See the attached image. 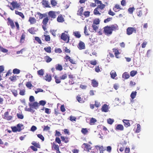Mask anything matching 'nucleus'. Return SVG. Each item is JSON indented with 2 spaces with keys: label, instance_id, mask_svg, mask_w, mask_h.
Returning a JSON list of instances; mask_svg holds the SVG:
<instances>
[{
  "label": "nucleus",
  "instance_id": "obj_42",
  "mask_svg": "<svg viewBox=\"0 0 153 153\" xmlns=\"http://www.w3.org/2000/svg\"><path fill=\"white\" fill-rule=\"evenodd\" d=\"M137 92L136 91H132L131 93V98L132 99H133L134 98L137 94Z\"/></svg>",
  "mask_w": 153,
  "mask_h": 153
},
{
  "label": "nucleus",
  "instance_id": "obj_25",
  "mask_svg": "<svg viewBox=\"0 0 153 153\" xmlns=\"http://www.w3.org/2000/svg\"><path fill=\"white\" fill-rule=\"evenodd\" d=\"M83 7H81L77 11V15L81 16H82L83 15Z\"/></svg>",
  "mask_w": 153,
  "mask_h": 153
},
{
  "label": "nucleus",
  "instance_id": "obj_50",
  "mask_svg": "<svg viewBox=\"0 0 153 153\" xmlns=\"http://www.w3.org/2000/svg\"><path fill=\"white\" fill-rule=\"evenodd\" d=\"M137 71H132L130 73V75L131 76H134L137 73Z\"/></svg>",
  "mask_w": 153,
  "mask_h": 153
},
{
  "label": "nucleus",
  "instance_id": "obj_46",
  "mask_svg": "<svg viewBox=\"0 0 153 153\" xmlns=\"http://www.w3.org/2000/svg\"><path fill=\"white\" fill-rule=\"evenodd\" d=\"M51 4L53 7H55L57 4V3L55 0H51Z\"/></svg>",
  "mask_w": 153,
  "mask_h": 153
},
{
  "label": "nucleus",
  "instance_id": "obj_44",
  "mask_svg": "<svg viewBox=\"0 0 153 153\" xmlns=\"http://www.w3.org/2000/svg\"><path fill=\"white\" fill-rule=\"evenodd\" d=\"M23 126V125H22V124H19V123L17 125L16 127H17V128H18L17 129L18 130V131L20 132L22 130V129L21 128V127H22Z\"/></svg>",
  "mask_w": 153,
  "mask_h": 153
},
{
  "label": "nucleus",
  "instance_id": "obj_27",
  "mask_svg": "<svg viewBox=\"0 0 153 153\" xmlns=\"http://www.w3.org/2000/svg\"><path fill=\"white\" fill-rule=\"evenodd\" d=\"M81 132L84 135H85L88 134V131L87 128H82L81 129Z\"/></svg>",
  "mask_w": 153,
  "mask_h": 153
},
{
  "label": "nucleus",
  "instance_id": "obj_45",
  "mask_svg": "<svg viewBox=\"0 0 153 153\" xmlns=\"http://www.w3.org/2000/svg\"><path fill=\"white\" fill-rule=\"evenodd\" d=\"M76 99L77 101L80 103H82L83 101L82 100V99L80 97V95H78L76 97Z\"/></svg>",
  "mask_w": 153,
  "mask_h": 153
},
{
  "label": "nucleus",
  "instance_id": "obj_36",
  "mask_svg": "<svg viewBox=\"0 0 153 153\" xmlns=\"http://www.w3.org/2000/svg\"><path fill=\"white\" fill-rule=\"evenodd\" d=\"M49 20V19L48 18V17H47L46 18H44L42 22V23L43 24V25H46L48 22Z\"/></svg>",
  "mask_w": 153,
  "mask_h": 153
},
{
  "label": "nucleus",
  "instance_id": "obj_60",
  "mask_svg": "<svg viewBox=\"0 0 153 153\" xmlns=\"http://www.w3.org/2000/svg\"><path fill=\"white\" fill-rule=\"evenodd\" d=\"M46 102L45 101L42 100L40 101L39 103V105H41L42 106H44L46 104Z\"/></svg>",
  "mask_w": 153,
  "mask_h": 153
},
{
  "label": "nucleus",
  "instance_id": "obj_59",
  "mask_svg": "<svg viewBox=\"0 0 153 153\" xmlns=\"http://www.w3.org/2000/svg\"><path fill=\"white\" fill-rule=\"evenodd\" d=\"M55 52L56 53H61L62 52V51L60 48H55Z\"/></svg>",
  "mask_w": 153,
  "mask_h": 153
},
{
  "label": "nucleus",
  "instance_id": "obj_30",
  "mask_svg": "<svg viewBox=\"0 0 153 153\" xmlns=\"http://www.w3.org/2000/svg\"><path fill=\"white\" fill-rule=\"evenodd\" d=\"M130 77L129 74L127 72L124 73L122 75V77L125 79H128Z\"/></svg>",
  "mask_w": 153,
  "mask_h": 153
},
{
  "label": "nucleus",
  "instance_id": "obj_9",
  "mask_svg": "<svg viewBox=\"0 0 153 153\" xmlns=\"http://www.w3.org/2000/svg\"><path fill=\"white\" fill-rule=\"evenodd\" d=\"M112 50L113 52L114 53L115 57L117 58H119L120 57V53L118 50L117 48H114L112 49Z\"/></svg>",
  "mask_w": 153,
  "mask_h": 153
},
{
  "label": "nucleus",
  "instance_id": "obj_14",
  "mask_svg": "<svg viewBox=\"0 0 153 153\" xmlns=\"http://www.w3.org/2000/svg\"><path fill=\"white\" fill-rule=\"evenodd\" d=\"M36 19L34 17H30L29 18L28 22L30 23V25H33L36 22Z\"/></svg>",
  "mask_w": 153,
  "mask_h": 153
},
{
  "label": "nucleus",
  "instance_id": "obj_37",
  "mask_svg": "<svg viewBox=\"0 0 153 153\" xmlns=\"http://www.w3.org/2000/svg\"><path fill=\"white\" fill-rule=\"evenodd\" d=\"M56 69L57 70H59V71H62V67L61 65H60L59 64H58L56 65Z\"/></svg>",
  "mask_w": 153,
  "mask_h": 153
},
{
  "label": "nucleus",
  "instance_id": "obj_7",
  "mask_svg": "<svg viewBox=\"0 0 153 153\" xmlns=\"http://www.w3.org/2000/svg\"><path fill=\"white\" fill-rule=\"evenodd\" d=\"M133 33H136V29L135 27H128L126 29V34L128 35H130Z\"/></svg>",
  "mask_w": 153,
  "mask_h": 153
},
{
  "label": "nucleus",
  "instance_id": "obj_43",
  "mask_svg": "<svg viewBox=\"0 0 153 153\" xmlns=\"http://www.w3.org/2000/svg\"><path fill=\"white\" fill-rule=\"evenodd\" d=\"M28 31L32 34H34L35 32V28L31 27L28 30Z\"/></svg>",
  "mask_w": 153,
  "mask_h": 153
},
{
  "label": "nucleus",
  "instance_id": "obj_62",
  "mask_svg": "<svg viewBox=\"0 0 153 153\" xmlns=\"http://www.w3.org/2000/svg\"><path fill=\"white\" fill-rule=\"evenodd\" d=\"M43 91H44L42 89L38 88V89H37L35 91V93L36 94H37L39 92H43Z\"/></svg>",
  "mask_w": 153,
  "mask_h": 153
},
{
  "label": "nucleus",
  "instance_id": "obj_54",
  "mask_svg": "<svg viewBox=\"0 0 153 153\" xmlns=\"http://www.w3.org/2000/svg\"><path fill=\"white\" fill-rule=\"evenodd\" d=\"M135 9L134 7H129L128 10L129 13L130 14H132Z\"/></svg>",
  "mask_w": 153,
  "mask_h": 153
},
{
  "label": "nucleus",
  "instance_id": "obj_21",
  "mask_svg": "<svg viewBox=\"0 0 153 153\" xmlns=\"http://www.w3.org/2000/svg\"><path fill=\"white\" fill-rule=\"evenodd\" d=\"M130 121L127 120H123V121L124 123V126L126 127H127L130 126V123L129 122Z\"/></svg>",
  "mask_w": 153,
  "mask_h": 153
},
{
  "label": "nucleus",
  "instance_id": "obj_51",
  "mask_svg": "<svg viewBox=\"0 0 153 153\" xmlns=\"http://www.w3.org/2000/svg\"><path fill=\"white\" fill-rule=\"evenodd\" d=\"M100 20L99 19H95L93 22V24L98 25L100 24Z\"/></svg>",
  "mask_w": 153,
  "mask_h": 153
},
{
  "label": "nucleus",
  "instance_id": "obj_61",
  "mask_svg": "<svg viewBox=\"0 0 153 153\" xmlns=\"http://www.w3.org/2000/svg\"><path fill=\"white\" fill-rule=\"evenodd\" d=\"M12 131L13 132H16L18 131V128L16 126H13L11 127Z\"/></svg>",
  "mask_w": 153,
  "mask_h": 153
},
{
  "label": "nucleus",
  "instance_id": "obj_23",
  "mask_svg": "<svg viewBox=\"0 0 153 153\" xmlns=\"http://www.w3.org/2000/svg\"><path fill=\"white\" fill-rule=\"evenodd\" d=\"M15 13L16 15H18L20 17H21L23 19H25V16L22 12H19L17 10H15Z\"/></svg>",
  "mask_w": 153,
  "mask_h": 153
},
{
  "label": "nucleus",
  "instance_id": "obj_18",
  "mask_svg": "<svg viewBox=\"0 0 153 153\" xmlns=\"http://www.w3.org/2000/svg\"><path fill=\"white\" fill-rule=\"evenodd\" d=\"M82 146H83L84 148V150H87L88 151H89L91 149L90 145L88 144L84 143L82 144Z\"/></svg>",
  "mask_w": 153,
  "mask_h": 153
},
{
  "label": "nucleus",
  "instance_id": "obj_32",
  "mask_svg": "<svg viewBox=\"0 0 153 153\" xmlns=\"http://www.w3.org/2000/svg\"><path fill=\"white\" fill-rule=\"evenodd\" d=\"M52 147V149H54L56 150V151L59 150V146L56 144L54 142H53V143Z\"/></svg>",
  "mask_w": 153,
  "mask_h": 153
},
{
  "label": "nucleus",
  "instance_id": "obj_40",
  "mask_svg": "<svg viewBox=\"0 0 153 153\" xmlns=\"http://www.w3.org/2000/svg\"><path fill=\"white\" fill-rule=\"evenodd\" d=\"M25 37V34L24 33H22L21 37L20 42L21 43H23L24 42Z\"/></svg>",
  "mask_w": 153,
  "mask_h": 153
},
{
  "label": "nucleus",
  "instance_id": "obj_58",
  "mask_svg": "<svg viewBox=\"0 0 153 153\" xmlns=\"http://www.w3.org/2000/svg\"><path fill=\"white\" fill-rule=\"evenodd\" d=\"M114 122V120L113 119L109 118L107 120V123L110 125H111Z\"/></svg>",
  "mask_w": 153,
  "mask_h": 153
},
{
  "label": "nucleus",
  "instance_id": "obj_47",
  "mask_svg": "<svg viewBox=\"0 0 153 153\" xmlns=\"http://www.w3.org/2000/svg\"><path fill=\"white\" fill-rule=\"evenodd\" d=\"M20 72V71L19 69L17 68L14 69L13 70V73L14 74H18Z\"/></svg>",
  "mask_w": 153,
  "mask_h": 153
},
{
  "label": "nucleus",
  "instance_id": "obj_56",
  "mask_svg": "<svg viewBox=\"0 0 153 153\" xmlns=\"http://www.w3.org/2000/svg\"><path fill=\"white\" fill-rule=\"evenodd\" d=\"M95 71L98 73L101 71L100 67L99 65L96 66L95 68Z\"/></svg>",
  "mask_w": 153,
  "mask_h": 153
},
{
  "label": "nucleus",
  "instance_id": "obj_34",
  "mask_svg": "<svg viewBox=\"0 0 153 153\" xmlns=\"http://www.w3.org/2000/svg\"><path fill=\"white\" fill-rule=\"evenodd\" d=\"M44 50L46 52L49 53L51 52V48L50 46L46 47L44 48Z\"/></svg>",
  "mask_w": 153,
  "mask_h": 153
},
{
  "label": "nucleus",
  "instance_id": "obj_3",
  "mask_svg": "<svg viewBox=\"0 0 153 153\" xmlns=\"http://www.w3.org/2000/svg\"><path fill=\"white\" fill-rule=\"evenodd\" d=\"M54 76L55 82L57 84L60 83L61 82V80H64L66 79L67 77V75L66 74H64L60 76L59 77H58L57 75H53Z\"/></svg>",
  "mask_w": 153,
  "mask_h": 153
},
{
  "label": "nucleus",
  "instance_id": "obj_20",
  "mask_svg": "<svg viewBox=\"0 0 153 153\" xmlns=\"http://www.w3.org/2000/svg\"><path fill=\"white\" fill-rule=\"evenodd\" d=\"M113 9L115 12H117L122 9L120 8V6L119 4H116L114 7Z\"/></svg>",
  "mask_w": 153,
  "mask_h": 153
},
{
  "label": "nucleus",
  "instance_id": "obj_17",
  "mask_svg": "<svg viewBox=\"0 0 153 153\" xmlns=\"http://www.w3.org/2000/svg\"><path fill=\"white\" fill-rule=\"evenodd\" d=\"M91 85L94 87H97L98 85V82L95 79L91 80Z\"/></svg>",
  "mask_w": 153,
  "mask_h": 153
},
{
  "label": "nucleus",
  "instance_id": "obj_4",
  "mask_svg": "<svg viewBox=\"0 0 153 153\" xmlns=\"http://www.w3.org/2000/svg\"><path fill=\"white\" fill-rule=\"evenodd\" d=\"M10 5H11L12 6L9 5H7V6L9 7L12 10H13L15 8H18L20 6V5L17 1H14L10 3Z\"/></svg>",
  "mask_w": 153,
  "mask_h": 153
},
{
  "label": "nucleus",
  "instance_id": "obj_22",
  "mask_svg": "<svg viewBox=\"0 0 153 153\" xmlns=\"http://www.w3.org/2000/svg\"><path fill=\"white\" fill-rule=\"evenodd\" d=\"M102 111L104 112H107L108 111V106L106 104H104L102 107Z\"/></svg>",
  "mask_w": 153,
  "mask_h": 153
},
{
  "label": "nucleus",
  "instance_id": "obj_6",
  "mask_svg": "<svg viewBox=\"0 0 153 153\" xmlns=\"http://www.w3.org/2000/svg\"><path fill=\"white\" fill-rule=\"evenodd\" d=\"M69 36H68L67 32L66 33H62L60 38L66 43H68L69 41Z\"/></svg>",
  "mask_w": 153,
  "mask_h": 153
},
{
  "label": "nucleus",
  "instance_id": "obj_10",
  "mask_svg": "<svg viewBox=\"0 0 153 153\" xmlns=\"http://www.w3.org/2000/svg\"><path fill=\"white\" fill-rule=\"evenodd\" d=\"M4 118L7 120H10L13 118L12 116L9 115V112L8 111L5 112L4 113Z\"/></svg>",
  "mask_w": 153,
  "mask_h": 153
},
{
  "label": "nucleus",
  "instance_id": "obj_16",
  "mask_svg": "<svg viewBox=\"0 0 153 153\" xmlns=\"http://www.w3.org/2000/svg\"><path fill=\"white\" fill-rule=\"evenodd\" d=\"M42 3V5L44 6L45 7L49 8L51 7L50 6L48 1L47 0H43Z\"/></svg>",
  "mask_w": 153,
  "mask_h": 153
},
{
  "label": "nucleus",
  "instance_id": "obj_39",
  "mask_svg": "<svg viewBox=\"0 0 153 153\" xmlns=\"http://www.w3.org/2000/svg\"><path fill=\"white\" fill-rule=\"evenodd\" d=\"M97 121L94 118H91L90 120L89 124L91 125L94 124Z\"/></svg>",
  "mask_w": 153,
  "mask_h": 153
},
{
  "label": "nucleus",
  "instance_id": "obj_33",
  "mask_svg": "<svg viewBox=\"0 0 153 153\" xmlns=\"http://www.w3.org/2000/svg\"><path fill=\"white\" fill-rule=\"evenodd\" d=\"M116 129L123 131L124 129V127L123 125L121 124H118L117 126Z\"/></svg>",
  "mask_w": 153,
  "mask_h": 153
},
{
  "label": "nucleus",
  "instance_id": "obj_8",
  "mask_svg": "<svg viewBox=\"0 0 153 153\" xmlns=\"http://www.w3.org/2000/svg\"><path fill=\"white\" fill-rule=\"evenodd\" d=\"M8 22L7 24L8 25H10L12 29H14L15 27V26L13 21L10 18H8L7 19Z\"/></svg>",
  "mask_w": 153,
  "mask_h": 153
},
{
  "label": "nucleus",
  "instance_id": "obj_12",
  "mask_svg": "<svg viewBox=\"0 0 153 153\" xmlns=\"http://www.w3.org/2000/svg\"><path fill=\"white\" fill-rule=\"evenodd\" d=\"M78 47L79 50L84 49L85 48V43L81 41H80Z\"/></svg>",
  "mask_w": 153,
  "mask_h": 153
},
{
  "label": "nucleus",
  "instance_id": "obj_19",
  "mask_svg": "<svg viewBox=\"0 0 153 153\" xmlns=\"http://www.w3.org/2000/svg\"><path fill=\"white\" fill-rule=\"evenodd\" d=\"M57 20L59 22H63L65 20L62 15L60 14L58 16Z\"/></svg>",
  "mask_w": 153,
  "mask_h": 153
},
{
  "label": "nucleus",
  "instance_id": "obj_15",
  "mask_svg": "<svg viewBox=\"0 0 153 153\" xmlns=\"http://www.w3.org/2000/svg\"><path fill=\"white\" fill-rule=\"evenodd\" d=\"M48 14L49 16L52 18L54 19L56 17L55 12L50 11L48 12Z\"/></svg>",
  "mask_w": 153,
  "mask_h": 153
},
{
  "label": "nucleus",
  "instance_id": "obj_53",
  "mask_svg": "<svg viewBox=\"0 0 153 153\" xmlns=\"http://www.w3.org/2000/svg\"><path fill=\"white\" fill-rule=\"evenodd\" d=\"M89 63L93 65H96L97 64V61L96 60H91L89 61Z\"/></svg>",
  "mask_w": 153,
  "mask_h": 153
},
{
  "label": "nucleus",
  "instance_id": "obj_1",
  "mask_svg": "<svg viewBox=\"0 0 153 153\" xmlns=\"http://www.w3.org/2000/svg\"><path fill=\"white\" fill-rule=\"evenodd\" d=\"M119 28L118 26L116 24L107 25L103 28V32L105 35L109 36L112 34L113 31L117 30Z\"/></svg>",
  "mask_w": 153,
  "mask_h": 153
},
{
  "label": "nucleus",
  "instance_id": "obj_11",
  "mask_svg": "<svg viewBox=\"0 0 153 153\" xmlns=\"http://www.w3.org/2000/svg\"><path fill=\"white\" fill-rule=\"evenodd\" d=\"M29 105L30 107L36 109L39 106V104L37 102H34L32 104H29Z\"/></svg>",
  "mask_w": 153,
  "mask_h": 153
},
{
  "label": "nucleus",
  "instance_id": "obj_5",
  "mask_svg": "<svg viewBox=\"0 0 153 153\" xmlns=\"http://www.w3.org/2000/svg\"><path fill=\"white\" fill-rule=\"evenodd\" d=\"M145 9L138 8L137 10L136 13L138 16L140 17L142 15H145L147 13Z\"/></svg>",
  "mask_w": 153,
  "mask_h": 153
},
{
  "label": "nucleus",
  "instance_id": "obj_48",
  "mask_svg": "<svg viewBox=\"0 0 153 153\" xmlns=\"http://www.w3.org/2000/svg\"><path fill=\"white\" fill-rule=\"evenodd\" d=\"M35 40L39 44H42V42L41 40L39 37L37 36L35 37Z\"/></svg>",
  "mask_w": 153,
  "mask_h": 153
},
{
  "label": "nucleus",
  "instance_id": "obj_49",
  "mask_svg": "<svg viewBox=\"0 0 153 153\" xmlns=\"http://www.w3.org/2000/svg\"><path fill=\"white\" fill-rule=\"evenodd\" d=\"M90 12L89 11H85L83 13V15L85 16L86 17H88L90 16Z\"/></svg>",
  "mask_w": 153,
  "mask_h": 153
},
{
  "label": "nucleus",
  "instance_id": "obj_38",
  "mask_svg": "<svg viewBox=\"0 0 153 153\" xmlns=\"http://www.w3.org/2000/svg\"><path fill=\"white\" fill-rule=\"evenodd\" d=\"M141 130V126L139 124L137 125V128L135 129V132L136 133H138Z\"/></svg>",
  "mask_w": 153,
  "mask_h": 153
},
{
  "label": "nucleus",
  "instance_id": "obj_64",
  "mask_svg": "<svg viewBox=\"0 0 153 153\" xmlns=\"http://www.w3.org/2000/svg\"><path fill=\"white\" fill-rule=\"evenodd\" d=\"M45 113L48 114H50L51 112L50 109L47 108H45Z\"/></svg>",
  "mask_w": 153,
  "mask_h": 153
},
{
  "label": "nucleus",
  "instance_id": "obj_41",
  "mask_svg": "<svg viewBox=\"0 0 153 153\" xmlns=\"http://www.w3.org/2000/svg\"><path fill=\"white\" fill-rule=\"evenodd\" d=\"M37 74L40 76H42L44 74V71L43 69H41L37 71Z\"/></svg>",
  "mask_w": 153,
  "mask_h": 153
},
{
  "label": "nucleus",
  "instance_id": "obj_13",
  "mask_svg": "<svg viewBox=\"0 0 153 153\" xmlns=\"http://www.w3.org/2000/svg\"><path fill=\"white\" fill-rule=\"evenodd\" d=\"M44 78L47 81L50 82L52 80V76L51 74H46Z\"/></svg>",
  "mask_w": 153,
  "mask_h": 153
},
{
  "label": "nucleus",
  "instance_id": "obj_55",
  "mask_svg": "<svg viewBox=\"0 0 153 153\" xmlns=\"http://www.w3.org/2000/svg\"><path fill=\"white\" fill-rule=\"evenodd\" d=\"M11 91L12 92L13 94L15 97H16L18 94H17V91L16 90L14 89H12L11 90Z\"/></svg>",
  "mask_w": 153,
  "mask_h": 153
},
{
  "label": "nucleus",
  "instance_id": "obj_24",
  "mask_svg": "<svg viewBox=\"0 0 153 153\" xmlns=\"http://www.w3.org/2000/svg\"><path fill=\"white\" fill-rule=\"evenodd\" d=\"M73 35L77 38H79L81 37V35L79 31H76L73 32Z\"/></svg>",
  "mask_w": 153,
  "mask_h": 153
},
{
  "label": "nucleus",
  "instance_id": "obj_31",
  "mask_svg": "<svg viewBox=\"0 0 153 153\" xmlns=\"http://www.w3.org/2000/svg\"><path fill=\"white\" fill-rule=\"evenodd\" d=\"M44 59L45 61L47 63L50 62L52 60V59L48 56H45L44 57Z\"/></svg>",
  "mask_w": 153,
  "mask_h": 153
},
{
  "label": "nucleus",
  "instance_id": "obj_52",
  "mask_svg": "<svg viewBox=\"0 0 153 153\" xmlns=\"http://www.w3.org/2000/svg\"><path fill=\"white\" fill-rule=\"evenodd\" d=\"M17 116L18 118L22 119L24 118V116L22 114L17 113Z\"/></svg>",
  "mask_w": 153,
  "mask_h": 153
},
{
  "label": "nucleus",
  "instance_id": "obj_26",
  "mask_svg": "<svg viewBox=\"0 0 153 153\" xmlns=\"http://www.w3.org/2000/svg\"><path fill=\"white\" fill-rule=\"evenodd\" d=\"M42 38H44L46 42H48L50 40L51 38L49 35H42Z\"/></svg>",
  "mask_w": 153,
  "mask_h": 153
},
{
  "label": "nucleus",
  "instance_id": "obj_35",
  "mask_svg": "<svg viewBox=\"0 0 153 153\" xmlns=\"http://www.w3.org/2000/svg\"><path fill=\"white\" fill-rule=\"evenodd\" d=\"M31 144L33 145L34 146H35L37 148H40V145L39 144V143H37L35 141H33L32 143Z\"/></svg>",
  "mask_w": 153,
  "mask_h": 153
},
{
  "label": "nucleus",
  "instance_id": "obj_28",
  "mask_svg": "<svg viewBox=\"0 0 153 153\" xmlns=\"http://www.w3.org/2000/svg\"><path fill=\"white\" fill-rule=\"evenodd\" d=\"M111 77L113 79H114L115 77L117 76V74L114 70H112L110 73Z\"/></svg>",
  "mask_w": 153,
  "mask_h": 153
},
{
  "label": "nucleus",
  "instance_id": "obj_57",
  "mask_svg": "<svg viewBox=\"0 0 153 153\" xmlns=\"http://www.w3.org/2000/svg\"><path fill=\"white\" fill-rule=\"evenodd\" d=\"M9 79L11 81L14 82L16 80V76H11Z\"/></svg>",
  "mask_w": 153,
  "mask_h": 153
},
{
  "label": "nucleus",
  "instance_id": "obj_2",
  "mask_svg": "<svg viewBox=\"0 0 153 153\" xmlns=\"http://www.w3.org/2000/svg\"><path fill=\"white\" fill-rule=\"evenodd\" d=\"M95 3L98 4H100V5H98L97 7L94 10V14L95 15H101V13H100L99 10L100 9L102 10L105 7V5L103 4L102 1L99 0H94Z\"/></svg>",
  "mask_w": 153,
  "mask_h": 153
},
{
  "label": "nucleus",
  "instance_id": "obj_63",
  "mask_svg": "<svg viewBox=\"0 0 153 153\" xmlns=\"http://www.w3.org/2000/svg\"><path fill=\"white\" fill-rule=\"evenodd\" d=\"M94 105L97 108H98L100 105V104L99 102H98L97 101H95Z\"/></svg>",
  "mask_w": 153,
  "mask_h": 153
},
{
  "label": "nucleus",
  "instance_id": "obj_29",
  "mask_svg": "<svg viewBox=\"0 0 153 153\" xmlns=\"http://www.w3.org/2000/svg\"><path fill=\"white\" fill-rule=\"evenodd\" d=\"M61 138L62 140L65 143H67L69 142V138L68 137H65L64 136H61Z\"/></svg>",
  "mask_w": 153,
  "mask_h": 153
}]
</instances>
